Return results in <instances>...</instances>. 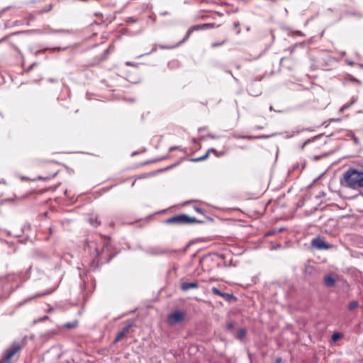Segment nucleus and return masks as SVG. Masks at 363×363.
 Masks as SVG:
<instances>
[{"instance_id":"1","label":"nucleus","mask_w":363,"mask_h":363,"mask_svg":"<svg viewBox=\"0 0 363 363\" xmlns=\"http://www.w3.org/2000/svg\"><path fill=\"white\" fill-rule=\"evenodd\" d=\"M340 184L344 187L354 190L363 188V171L350 167L344 172Z\"/></svg>"},{"instance_id":"2","label":"nucleus","mask_w":363,"mask_h":363,"mask_svg":"<svg viewBox=\"0 0 363 363\" xmlns=\"http://www.w3.org/2000/svg\"><path fill=\"white\" fill-rule=\"evenodd\" d=\"M202 221L197 220L194 217H191L186 214H179L164 220V223L168 225H184L192 223H199Z\"/></svg>"},{"instance_id":"3","label":"nucleus","mask_w":363,"mask_h":363,"mask_svg":"<svg viewBox=\"0 0 363 363\" xmlns=\"http://www.w3.org/2000/svg\"><path fill=\"white\" fill-rule=\"evenodd\" d=\"M186 315V313L184 311L176 310L167 315V322L169 325H174L182 323L184 320Z\"/></svg>"},{"instance_id":"4","label":"nucleus","mask_w":363,"mask_h":363,"mask_svg":"<svg viewBox=\"0 0 363 363\" xmlns=\"http://www.w3.org/2000/svg\"><path fill=\"white\" fill-rule=\"evenodd\" d=\"M21 350L22 346L21 344L17 342L13 343L11 346L6 351L1 362H9V361Z\"/></svg>"},{"instance_id":"5","label":"nucleus","mask_w":363,"mask_h":363,"mask_svg":"<svg viewBox=\"0 0 363 363\" xmlns=\"http://www.w3.org/2000/svg\"><path fill=\"white\" fill-rule=\"evenodd\" d=\"M213 27H214L213 23H203V24L193 26L188 29V30L182 42L183 43V42L186 41L194 31H199L201 30L213 28Z\"/></svg>"},{"instance_id":"6","label":"nucleus","mask_w":363,"mask_h":363,"mask_svg":"<svg viewBox=\"0 0 363 363\" xmlns=\"http://www.w3.org/2000/svg\"><path fill=\"white\" fill-rule=\"evenodd\" d=\"M339 277L336 273H330L325 275L323 277V283L327 287H333L338 281Z\"/></svg>"},{"instance_id":"7","label":"nucleus","mask_w":363,"mask_h":363,"mask_svg":"<svg viewBox=\"0 0 363 363\" xmlns=\"http://www.w3.org/2000/svg\"><path fill=\"white\" fill-rule=\"evenodd\" d=\"M311 245L313 247L318 250H328L330 248L329 245L325 243L324 240L319 237L313 238L312 240Z\"/></svg>"},{"instance_id":"8","label":"nucleus","mask_w":363,"mask_h":363,"mask_svg":"<svg viewBox=\"0 0 363 363\" xmlns=\"http://www.w3.org/2000/svg\"><path fill=\"white\" fill-rule=\"evenodd\" d=\"M212 292L217 296L223 297L228 302L236 301L238 298L233 296V294L228 293H223L220 290H218L216 287L212 288Z\"/></svg>"},{"instance_id":"9","label":"nucleus","mask_w":363,"mask_h":363,"mask_svg":"<svg viewBox=\"0 0 363 363\" xmlns=\"http://www.w3.org/2000/svg\"><path fill=\"white\" fill-rule=\"evenodd\" d=\"M131 325H128L123 328L120 332L118 333V334L116 336V338L114 340V343H116L119 341H121L130 331V328H131Z\"/></svg>"},{"instance_id":"10","label":"nucleus","mask_w":363,"mask_h":363,"mask_svg":"<svg viewBox=\"0 0 363 363\" xmlns=\"http://www.w3.org/2000/svg\"><path fill=\"white\" fill-rule=\"evenodd\" d=\"M199 287V284L197 281L194 282H183L181 284V289L184 291H188L191 289H197Z\"/></svg>"},{"instance_id":"11","label":"nucleus","mask_w":363,"mask_h":363,"mask_svg":"<svg viewBox=\"0 0 363 363\" xmlns=\"http://www.w3.org/2000/svg\"><path fill=\"white\" fill-rule=\"evenodd\" d=\"M89 223L94 227L96 228L101 223L99 216L97 215H91L88 218Z\"/></svg>"},{"instance_id":"12","label":"nucleus","mask_w":363,"mask_h":363,"mask_svg":"<svg viewBox=\"0 0 363 363\" xmlns=\"http://www.w3.org/2000/svg\"><path fill=\"white\" fill-rule=\"evenodd\" d=\"M247 335V330L245 328H240L237 331L235 337L240 341H242Z\"/></svg>"},{"instance_id":"13","label":"nucleus","mask_w":363,"mask_h":363,"mask_svg":"<svg viewBox=\"0 0 363 363\" xmlns=\"http://www.w3.org/2000/svg\"><path fill=\"white\" fill-rule=\"evenodd\" d=\"M357 101V99L352 98L351 101L349 104H344L340 109V112H343L345 110L347 109L349 107H350L353 104H354Z\"/></svg>"},{"instance_id":"14","label":"nucleus","mask_w":363,"mask_h":363,"mask_svg":"<svg viewBox=\"0 0 363 363\" xmlns=\"http://www.w3.org/2000/svg\"><path fill=\"white\" fill-rule=\"evenodd\" d=\"M56 173H57L56 172H51L50 174H48L46 176H39L38 179H43V180H49V179L53 178L56 175Z\"/></svg>"},{"instance_id":"15","label":"nucleus","mask_w":363,"mask_h":363,"mask_svg":"<svg viewBox=\"0 0 363 363\" xmlns=\"http://www.w3.org/2000/svg\"><path fill=\"white\" fill-rule=\"evenodd\" d=\"M150 176L149 174H140L139 176H137L135 179L134 180V182H133L132 184V187H133L137 182L138 179H145V178H147L148 177Z\"/></svg>"},{"instance_id":"16","label":"nucleus","mask_w":363,"mask_h":363,"mask_svg":"<svg viewBox=\"0 0 363 363\" xmlns=\"http://www.w3.org/2000/svg\"><path fill=\"white\" fill-rule=\"evenodd\" d=\"M358 306V302L357 301H352L348 304V309L350 311L354 310Z\"/></svg>"},{"instance_id":"17","label":"nucleus","mask_w":363,"mask_h":363,"mask_svg":"<svg viewBox=\"0 0 363 363\" xmlns=\"http://www.w3.org/2000/svg\"><path fill=\"white\" fill-rule=\"evenodd\" d=\"M77 325V321H74L73 323H67L65 324V327L68 329L74 328Z\"/></svg>"},{"instance_id":"18","label":"nucleus","mask_w":363,"mask_h":363,"mask_svg":"<svg viewBox=\"0 0 363 363\" xmlns=\"http://www.w3.org/2000/svg\"><path fill=\"white\" fill-rule=\"evenodd\" d=\"M208 153H209V151H208L206 153V155H204L203 156H202L201 157H199V158H196V159H194L193 160L195 161V162L203 160H205V159H206L208 157Z\"/></svg>"},{"instance_id":"19","label":"nucleus","mask_w":363,"mask_h":363,"mask_svg":"<svg viewBox=\"0 0 363 363\" xmlns=\"http://www.w3.org/2000/svg\"><path fill=\"white\" fill-rule=\"evenodd\" d=\"M341 336V334L339 333H335L333 335L332 339L333 341H337Z\"/></svg>"},{"instance_id":"20","label":"nucleus","mask_w":363,"mask_h":363,"mask_svg":"<svg viewBox=\"0 0 363 363\" xmlns=\"http://www.w3.org/2000/svg\"><path fill=\"white\" fill-rule=\"evenodd\" d=\"M234 327H235V324H234L233 322L228 323V324H227V329L228 330H232V329L234 328Z\"/></svg>"},{"instance_id":"21","label":"nucleus","mask_w":363,"mask_h":363,"mask_svg":"<svg viewBox=\"0 0 363 363\" xmlns=\"http://www.w3.org/2000/svg\"><path fill=\"white\" fill-rule=\"evenodd\" d=\"M194 210H195L196 212H197V213H199L200 214H202V215L203 214V209L199 208V207H198V206H195L194 207Z\"/></svg>"},{"instance_id":"22","label":"nucleus","mask_w":363,"mask_h":363,"mask_svg":"<svg viewBox=\"0 0 363 363\" xmlns=\"http://www.w3.org/2000/svg\"><path fill=\"white\" fill-rule=\"evenodd\" d=\"M52 9V4H49L48 6H47L46 9H45V10H43V12H48V11H50Z\"/></svg>"},{"instance_id":"23","label":"nucleus","mask_w":363,"mask_h":363,"mask_svg":"<svg viewBox=\"0 0 363 363\" xmlns=\"http://www.w3.org/2000/svg\"><path fill=\"white\" fill-rule=\"evenodd\" d=\"M296 35H299V36H303L304 35L302 33L301 31H299V30H297L295 32Z\"/></svg>"},{"instance_id":"24","label":"nucleus","mask_w":363,"mask_h":363,"mask_svg":"<svg viewBox=\"0 0 363 363\" xmlns=\"http://www.w3.org/2000/svg\"><path fill=\"white\" fill-rule=\"evenodd\" d=\"M223 43H224V41H223L220 43H213V44H212V46L213 47H216V46L222 45Z\"/></svg>"},{"instance_id":"25","label":"nucleus","mask_w":363,"mask_h":363,"mask_svg":"<svg viewBox=\"0 0 363 363\" xmlns=\"http://www.w3.org/2000/svg\"><path fill=\"white\" fill-rule=\"evenodd\" d=\"M101 255V252L99 251V250L98 248L96 249V257H99Z\"/></svg>"},{"instance_id":"26","label":"nucleus","mask_w":363,"mask_h":363,"mask_svg":"<svg viewBox=\"0 0 363 363\" xmlns=\"http://www.w3.org/2000/svg\"><path fill=\"white\" fill-rule=\"evenodd\" d=\"M5 201L6 202H13V199H6Z\"/></svg>"},{"instance_id":"27","label":"nucleus","mask_w":363,"mask_h":363,"mask_svg":"<svg viewBox=\"0 0 363 363\" xmlns=\"http://www.w3.org/2000/svg\"><path fill=\"white\" fill-rule=\"evenodd\" d=\"M276 363H281V358H277L276 359Z\"/></svg>"},{"instance_id":"28","label":"nucleus","mask_w":363,"mask_h":363,"mask_svg":"<svg viewBox=\"0 0 363 363\" xmlns=\"http://www.w3.org/2000/svg\"><path fill=\"white\" fill-rule=\"evenodd\" d=\"M330 121H340V119H330Z\"/></svg>"},{"instance_id":"29","label":"nucleus","mask_w":363,"mask_h":363,"mask_svg":"<svg viewBox=\"0 0 363 363\" xmlns=\"http://www.w3.org/2000/svg\"><path fill=\"white\" fill-rule=\"evenodd\" d=\"M215 281V279H210L209 282H211V281Z\"/></svg>"},{"instance_id":"30","label":"nucleus","mask_w":363,"mask_h":363,"mask_svg":"<svg viewBox=\"0 0 363 363\" xmlns=\"http://www.w3.org/2000/svg\"><path fill=\"white\" fill-rule=\"evenodd\" d=\"M12 46L13 47V48H14L15 50H17V48H16L14 45H13V44H12Z\"/></svg>"},{"instance_id":"31","label":"nucleus","mask_w":363,"mask_h":363,"mask_svg":"<svg viewBox=\"0 0 363 363\" xmlns=\"http://www.w3.org/2000/svg\"><path fill=\"white\" fill-rule=\"evenodd\" d=\"M7 38H8V37H5V38H4L1 40H2V41H4V40H5Z\"/></svg>"},{"instance_id":"32","label":"nucleus","mask_w":363,"mask_h":363,"mask_svg":"<svg viewBox=\"0 0 363 363\" xmlns=\"http://www.w3.org/2000/svg\"><path fill=\"white\" fill-rule=\"evenodd\" d=\"M162 48H170L169 47H164V46H162Z\"/></svg>"}]
</instances>
